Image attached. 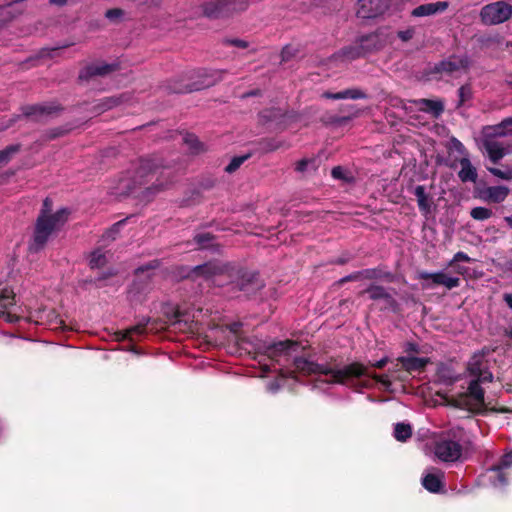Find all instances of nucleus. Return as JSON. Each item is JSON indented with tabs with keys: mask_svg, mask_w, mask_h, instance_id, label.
<instances>
[{
	"mask_svg": "<svg viewBox=\"0 0 512 512\" xmlns=\"http://www.w3.org/2000/svg\"><path fill=\"white\" fill-rule=\"evenodd\" d=\"M293 365L299 373L318 375L327 383L343 384L352 378V363L344 364L342 358L333 356H321L316 360L296 357Z\"/></svg>",
	"mask_w": 512,
	"mask_h": 512,
	"instance_id": "f257e3e1",
	"label": "nucleus"
},
{
	"mask_svg": "<svg viewBox=\"0 0 512 512\" xmlns=\"http://www.w3.org/2000/svg\"><path fill=\"white\" fill-rule=\"evenodd\" d=\"M169 167L158 155H152L139 160L135 170L133 183L139 188L143 187V197L149 198L161 191L170 180Z\"/></svg>",
	"mask_w": 512,
	"mask_h": 512,
	"instance_id": "f03ea898",
	"label": "nucleus"
},
{
	"mask_svg": "<svg viewBox=\"0 0 512 512\" xmlns=\"http://www.w3.org/2000/svg\"><path fill=\"white\" fill-rule=\"evenodd\" d=\"M52 202L49 198L43 201L42 209L36 219L32 239L29 242L30 253H38L44 249L50 236L58 231L67 221L68 210L60 209L50 213Z\"/></svg>",
	"mask_w": 512,
	"mask_h": 512,
	"instance_id": "7ed1b4c3",
	"label": "nucleus"
},
{
	"mask_svg": "<svg viewBox=\"0 0 512 512\" xmlns=\"http://www.w3.org/2000/svg\"><path fill=\"white\" fill-rule=\"evenodd\" d=\"M222 287H226L229 293L241 292L252 297L265 287V282L258 271L229 262Z\"/></svg>",
	"mask_w": 512,
	"mask_h": 512,
	"instance_id": "20e7f679",
	"label": "nucleus"
},
{
	"mask_svg": "<svg viewBox=\"0 0 512 512\" xmlns=\"http://www.w3.org/2000/svg\"><path fill=\"white\" fill-rule=\"evenodd\" d=\"M468 372L473 379L470 381L467 397L472 410L484 408V391L481 383L491 382L493 375L487 370L483 354H474L468 363Z\"/></svg>",
	"mask_w": 512,
	"mask_h": 512,
	"instance_id": "39448f33",
	"label": "nucleus"
},
{
	"mask_svg": "<svg viewBox=\"0 0 512 512\" xmlns=\"http://www.w3.org/2000/svg\"><path fill=\"white\" fill-rule=\"evenodd\" d=\"M248 8V0H210L202 3L203 15L211 20L225 19Z\"/></svg>",
	"mask_w": 512,
	"mask_h": 512,
	"instance_id": "423d86ee",
	"label": "nucleus"
},
{
	"mask_svg": "<svg viewBox=\"0 0 512 512\" xmlns=\"http://www.w3.org/2000/svg\"><path fill=\"white\" fill-rule=\"evenodd\" d=\"M228 264L229 262H222L219 260L208 261L204 264L190 268L185 275V278L192 281L202 278L206 281H212L216 286L222 287Z\"/></svg>",
	"mask_w": 512,
	"mask_h": 512,
	"instance_id": "0eeeda50",
	"label": "nucleus"
},
{
	"mask_svg": "<svg viewBox=\"0 0 512 512\" xmlns=\"http://www.w3.org/2000/svg\"><path fill=\"white\" fill-rule=\"evenodd\" d=\"M64 110L63 106L57 102H47L42 104L24 105L21 107V115L15 116L11 122H15L21 117L30 119L34 122H44L49 117L58 115Z\"/></svg>",
	"mask_w": 512,
	"mask_h": 512,
	"instance_id": "6e6552de",
	"label": "nucleus"
},
{
	"mask_svg": "<svg viewBox=\"0 0 512 512\" xmlns=\"http://www.w3.org/2000/svg\"><path fill=\"white\" fill-rule=\"evenodd\" d=\"M512 16V6L505 1L485 5L480 12L481 21L486 25H497Z\"/></svg>",
	"mask_w": 512,
	"mask_h": 512,
	"instance_id": "1a4fd4ad",
	"label": "nucleus"
},
{
	"mask_svg": "<svg viewBox=\"0 0 512 512\" xmlns=\"http://www.w3.org/2000/svg\"><path fill=\"white\" fill-rule=\"evenodd\" d=\"M192 76L189 79L174 80L168 85V90L172 93L184 94L193 91H199L214 85L215 80L206 75L205 70L198 71V80L192 81Z\"/></svg>",
	"mask_w": 512,
	"mask_h": 512,
	"instance_id": "9d476101",
	"label": "nucleus"
},
{
	"mask_svg": "<svg viewBox=\"0 0 512 512\" xmlns=\"http://www.w3.org/2000/svg\"><path fill=\"white\" fill-rule=\"evenodd\" d=\"M512 466V451L505 454L498 465L487 470L484 478L495 488L506 485V469Z\"/></svg>",
	"mask_w": 512,
	"mask_h": 512,
	"instance_id": "9b49d317",
	"label": "nucleus"
},
{
	"mask_svg": "<svg viewBox=\"0 0 512 512\" xmlns=\"http://www.w3.org/2000/svg\"><path fill=\"white\" fill-rule=\"evenodd\" d=\"M434 453L441 461L454 462L460 458L462 454V447L456 441L441 439L436 442Z\"/></svg>",
	"mask_w": 512,
	"mask_h": 512,
	"instance_id": "f8f14e48",
	"label": "nucleus"
},
{
	"mask_svg": "<svg viewBox=\"0 0 512 512\" xmlns=\"http://www.w3.org/2000/svg\"><path fill=\"white\" fill-rule=\"evenodd\" d=\"M418 277L419 279L427 281L424 284L426 288H432L433 285H442L450 290L460 285V279L458 277L449 276L443 271L436 273L420 272Z\"/></svg>",
	"mask_w": 512,
	"mask_h": 512,
	"instance_id": "ddd939ff",
	"label": "nucleus"
},
{
	"mask_svg": "<svg viewBox=\"0 0 512 512\" xmlns=\"http://www.w3.org/2000/svg\"><path fill=\"white\" fill-rule=\"evenodd\" d=\"M392 0H360L357 15L361 18H373L390 8Z\"/></svg>",
	"mask_w": 512,
	"mask_h": 512,
	"instance_id": "4468645a",
	"label": "nucleus"
},
{
	"mask_svg": "<svg viewBox=\"0 0 512 512\" xmlns=\"http://www.w3.org/2000/svg\"><path fill=\"white\" fill-rule=\"evenodd\" d=\"M119 68L118 64L98 63L89 64L82 68L79 72L78 79L80 81H89L97 76H106Z\"/></svg>",
	"mask_w": 512,
	"mask_h": 512,
	"instance_id": "2eb2a0df",
	"label": "nucleus"
},
{
	"mask_svg": "<svg viewBox=\"0 0 512 512\" xmlns=\"http://www.w3.org/2000/svg\"><path fill=\"white\" fill-rule=\"evenodd\" d=\"M483 149L493 163H497L509 153V145L491 137L489 134L483 140Z\"/></svg>",
	"mask_w": 512,
	"mask_h": 512,
	"instance_id": "dca6fc26",
	"label": "nucleus"
},
{
	"mask_svg": "<svg viewBox=\"0 0 512 512\" xmlns=\"http://www.w3.org/2000/svg\"><path fill=\"white\" fill-rule=\"evenodd\" d=\"M299 346L300 344L297 341L286 339L267 346L266 354L270 359L278 361L279 357L289 355L291 351H296Z\"/></svg>",
	"mask_w": 512,
	"mask_h": 512,
	"instance_id": "f3484780",
	"label": "nucleus"
},
{
	"mask_svg": "<svg viewBox=\"0 0 512 512\" xmlns=\"http://www.w3.org/2000/svg\"><path fill=\"white\" fill-rule=\"evenodd\" d=\"M444 473L436 468H430L422 478V485L432 493H438L443 488Z\"/></svg>",
	"mask_w": 512,
	"mask_h": 512,
	"instance_id": "a211bd4d",
	"label": "nucleus"
},
{
	"mask_svg": "<svg viewBox=\"0 0 512 512\" xmlns=\"http://www.w3.org/2000/svg\"><path fill=\"white\" fill-rule=\"evenodd\" d=\"M448 8V2L439 1L420 5L411 12L414 17H426L444 12Z\"/></svg>",
	"mask_w": 512,
	"mask_h": 512,
	"instance_id": "6ab92c4d",
	"label": "nucleus"
},
{
	"mask_svg": "<svg viewBox=\"0 0 512 512\" xmlns=\"http://www.w3.org/2000/svg\"><path fill=\"white\" fill-rule=\"evenodd\" d=\"M469 61L465 56H453L446 61L439 64V71L453 73L459 70H465L468 67Z\"/></svg>",
	"mask_w": 512,
	"mask_h": 512,
	"instance_id": "aec40b11",
	"label": "nucleus"
},
{
	"mask_svg": "<svg viewBox=\"0 0 512 512\" xmlns=\"http://www.w3.org/2000/svg\"><path fill=\"white\" fill-rule=\"evenodd\" d=\"M398 361L406 371L412 372L421 371L429 363V358L407 355L399 357Z\"/></svg>",
	"mask_w": 512,
	"mask_h": 512,
	"instance_id": "412c9836",
	"label": "nucleus"
},
{
	"mask_svg": "<svg viewBox=\"0 0 512 512\" xmlns=\"http://www.w3.org/2000/svg\"><path fill=\"white\" fill-rule=\"evenodd\" d=\"M257 144L258 150L262 153H270L279 149L289 148V144L286 141L275 137L262 138Z\"/></svg>",
	"mask_w": 512,
	"mask_h": 512,
	"instance_id": "4be33fe9",
	"label": "nucleus"
},
{
	"mask_svg": "<svg viewBox=\"0 0 512 512\" xmlns=\"http://www.w3.org/2000/svg\"><path fill=\"white\" fill-rule=\"evenodd\" d=\"M508 194L509 189L505 186H491L483 191V198L494 203H500L505 200Z\"/></svg>",
	"mask_w": 512,
	"mask_h": 512,
	"instance_id": "5701e85b",
	"label": "nucleus"
},
{
	"mask_svg": "<svg viewBox=\"0 0 512 512\" xmlns=\"http://www.w3.org/2000/svg\"><path fill=\"white\" fill-rule=\"evenodd\" d=\"M460 171L458 173L462 182H475L477 179V171L468 158H462L460 161Z\"/></svg>",
	"mask_w": 512,
	"mask_h": 512,
	"instance_id": "b1692460",
	"label": "nucleus"
},
{
	"mask_svg": "<svg viewBox=\"0 0 512 512\" xmlns=\"http://www.w3.org/2000/svg\"><path fill=\"white\" fill-rule=\"evenodd\" d=\"M150 322V318H143L141 321H139L136 325L131 326L125 330H123L121 333V338L123 340H133V335H144L147 331V325Z\"/></svg>",
	"mask_w": 512,
	"mask_h": 512,
	"instance_id": "393cba45",
	"label": "nucleus"
},
{
	"mask_svg": "<svg viewBox=\"0 0 512 512\" xmlns=\"http://www.w3.org/2000/svg\"><path fill=\"white\" fill-rule=\"evenodd\" d=\"M188 314L180 311L179 309L175 310L171 317H169V323L171 326L179 329V330H190L191 323L187 318Z\"/></svg>",
	"mask_w": 512,
	"mask_h": 512,
	"instance_id": "a878e982",
	"label": "nucleus"
},
{
	"mask_svg": "<svg viewBox=\"0 0 512 512\" xmlns=\"http://www.w3.org/2000/svg\"><path fill=\"white\" fill-rule=\"evenodd\" d=\"M285 116V113L279 108L264 109L259 113V120L262 124L276 121Z\"/></svg>",
	"mask_w": 512,
	"mask_h": 512,
	"instance_id": "bb28decb",
	"label": "nucleus"
},
{
	"mask_svg": "<svg viewBox=\"0 0 512 512\" xmlns=\"http://www.w3.org/2000/svg\"><path fill=\"white\" fill-rule=\"evenodd\" d=\"M121 100L119 97H105L100 99L93 110L97 113H103L107 110H110L120 104Z\"/></svg>",
	"mask_w": 512,
	"mask_h": 512,
	"instance_id": "cd10ccee",
	"label": "nucleus"
},
{
	"mask_svg": "<svg viewBox=\"0 0 512 512\" xmlns=\"http://www.w3.org/2000/svg\"><path fill=\"white\" fill-rule=\"evenodd\" d=\"M417 203L421 211L428 213L430 211V202L424 186H417L414 190Z\"/></svg>",
	"mask_w": 512,
	"mask_h": 512,
	"instance_id": "c85d7f7f",
	"label": "nucleus"
},
{
	"mask_svg": "<svg viewBox=\"0 0 512 512\" xmlns=\"http://www.w3.org/2000/svg\"><path fill=\"white\" fill-rule=\"evenodd\" d=\"M193 240L200 249H208L213 246L215 236L210 232L197 233Z\"/></svg>",
	"mask_w": 512,
	"mask_h": 512,
	"instance_id": "c756f323",
	"label": "nucleus"
},
{
	"mask_svg": "<svg viewBox=\"0 0 512 512\" xmlns=\"http://www.w3.org/2000/svg\"><path fill=\"white\" fill-rule=\"evenodd\" d=\"M419 105L422 110L431 112L433 115L438 116L443 111V105L439 101L421 99Z\"/></svg>",
	"mask_w": 512,
	"mask_h": 512,
	"instance_id": "7c9ffc66",
	"label": "nucleus"
},
{
	"mask_svg": "<svg viewBox=\"0 0 512 512\" xmlns=\"http://www.w3.org/2000/svg\"><path fill=\"white\" fill-rule=\"evenodd\" d=\"M15 304V293L8 287H0V306L4 309Z\"/></svg>",
	"mask_w": 512,
	"mask_h": 512,
	"instance_id": "2f4dec72",
	"label": "nucleus"
},
{
	"mask_svg": "<svg viewBox=\"0 0 512 512\" xmlns=\"http://www.w3.org/2000/svg\"><path fill=\"white\" fill-rule=\"evenodd\" d=\"M351 119L350 115L338 116L336 114L326 113L321 117L322 122L325 125L341 126L347 123Z\"/></svg>",
	"mask_w": 512,
	"mask_h": 512,
	"instance_id": "473e14b6",
	"label": "nucleus"
},
{
	"mask_svg": "<svg viewBox=\"0 0 512 512\" xmlns=\"http://www.w3.org/2000/svg\"><path fill=\"white\" fill-rule=\"evenodd\" d=\"M412 435V428L409 424L397 423L394 427V437L398 441H406Z\"/></svg>",
	"mask_w": 512,
	"mask_h": 512,
	"instance_id": "72a5a7b5",
	"label": "nucleus"
},
{
	"mask_svg": "<svg viewBox=\"0 0 512 512\" xmlns=\"http://www.w3.org/2000/svg\"><path fill=\"white\" fill-rule=\"evenodd\" d=\"M19 144H12L4 148L3 150H0V167L6 165L20 150Z\"/></svg>",
	"mask_w": 512,
	"mask_h": 512,
	"instance_id": "f704fd0d",
	"label": "nucleus"
},
{
	"mask_svg": "<svg viewBox=\"0 0 512 512\" xmlns=\"http://www.w3.org/2000/svg\"><path fill=\"white\" fill-rule=\"evenodd\" d=\"M494 136H506L512 134V117L504 119L499 125L493 128Z\"/></svg>",
	"mask_w": 512,
	"mask_h": 512,
	"instance_id": "c9c22d12",
	"label": "nucleus"
},
{
	"mask_svg": "<svg viewBox=\"0 0 512 512\" xmlns=\"http://www.w3.org/2000/svg\"><path fill=\"white\" fill-rule=\"evenodd\" d=\"M470 215L475 220H486L492 216V211L485 207H475L471 210Z\"/></svg>",
	"mask_w": 512,
	"mask_h": 512,
	"instance_id": "e433bc0d",
	"label": "nucleus"
},
{
	"mask_svg": "<svg viewBox=\"0 0 512 512\" xmlns=\"http://www.w3.org/2000/svg\"><path fill=\"white\" fill-rule=\"evenodd\" d=\"M106 264V256L99 252L95 251L91 254L89 265L92 269L101 268Z\"/></svg>",
	"mask_w": 512,
	"mask_h": 512,
	"instance_id": "4c0bfd02",
	"label": "nucleus"
},
{
	"mask_svg": "<svg viewBox=\"0 0 512 512\" xmlns=\"http://www.w3.org/2000/svg\"><path fill=\"white\" fill-rule=\"evenodd\" d=\"M185 143L189 146L193 153H199L203 150V144L195 135L189 134L184 138Z\"/></svg>",
	"mask_w": 512,
	"mask_h": 512,
	"instance_id": "58836bf2",
	"label": "nucleus"
},
{
	"mask_svg": "<svg viewBox=\"0 0 512 512\" xmlns=\"http://www.w3.org/2000/svg\"><path fill=\"white\" fill-rule=\"evenodd\" d=\"M69 46H70V44H66V45L58 46V47H52V48H42L39 51V56L41 58H54V57H57L60 55L61 49L69 47Z\"/></svg>",
	"mask_w": 512,
	"mask_h": 512,
	"instance_id": "ea45409f",
	"label": "nucleus"
},
{
	"mask_svg": "<svg viewBox=\"0 0 512 512\" xmlns=\"http://www.w3.org/2000/svg\"><path fill=\"white\" fill-rule=\"evenodd\" d=\"M250 155H243L234 157L230 163L225 167L227 173L235 172L248 158Z\"/></svg>",
	"mask_w": 512,
	"mask_h": 512,
	"instance_id": "a19ab883",
	"label": "nucleus"
},
{
	"mask_svg": "<svg viewBox=\"0 0 512 512\" xmlns=\"http://www.w3.org/2000/svg\"><path fill=\"white\" fill-rule=\"evenodd\" d=\"M488 171L494 176L503 179V180H511L512 179V169L507 168L505 170H501L498 168L489 167Z\"/></svg>",
	"mask_w": 512,
	"mask_h": 512,
	"instance_id": "79ce46f5",
	"label": "nucleus"
},
{
	"mask_svg": "<svg viewBox=\"0 0 512 512\" xmlns=\"http://www.w3.org/2000/svg\"><path fill=\"white\" fill-rule=\"evenodd\" d=\"M323 97L334 100L352 98V89H346L338 93L324 92Z\"/></svg>",
	"mask_w": 512,
	"mask_h": 512,
	"instance_id": "37998d69",
	"label": "nucleus"
},
{
	"mask_svg": "<svg viewBox=\"0 0 512 512\" xmlns=\"http://www.w3.org/2000/svg\"><path fill=\"white\" fill-rule=\"evenodd\" d=\"M0 318L4 319L8 323H18L21 320V317L13 314L11 312H8L6 310H0Z\"/></svg>",
	"mask_w": 512,
	"mask_h": 512,
	"instance_id": "c03bdc74",
	"label": "nucleus"
},
{
	"mask_svg": "<svg viewBox=\"0 0 512 512\" xmlns=\"http://www.w3.org/2000/svg\"><path fill=\"white\" fill-rule=\"evenodd\" d=\"M159 267V261L158 260H153L145 265H142L140 267H138L136 270H135V275H139L141 273H144L146 271H149V270H154L156 268Z\"/></svg>",
	"mask_w": 512,
	"mask_h": 512,
	"instance_id": "a18cd8bd",
	"label": "nucleus"
},
{
	"mask_svg": "<svg viewBox=\"0 0 512 512\" xmlns=\"http://www.w3.org/2000/svg\"><path fill=\"white\" fill-rule=\"evenodd\" d=\"M295 53L296 50L292 46L286 45L281 51V61H289L292 57L295 56Z\"/></svg>",
	"mask_w": 512,
	"mask_h": 512,
	"instance_id": "49530a36",
	"label": "nucleus"
},
{
	"mask_svg": "<svg viewBox=\"0 0 512 512\" xmlns=\"http://www.w3.org/2000/svg\"><path fill=\"white\" fill-rule=\"evenodd\" d=\"M64 135V130H62L61 128H53V129H50L49 131H47L43 138L45 141H49V140H54L60 136Z\"/></svg>",
	"mask_w": 512,
	"mask_h": 512,
	"instance_id": "de8ad7c7",
	"label": "nucleus"
},
{
	"mask_svg": "<svg viewBox=\"0 0 512 512\" xmlns=\"http://www.w3.org/2000/svg\"><path fill=\"white\" fill-rule=\"evenodd\" d=\"M331 175L335 179H340V180H344V181H347V182H349L351 180V178H349L345 174V172H344V170H343V168L341 166L334 167L332 169V171H331Z\"/></svg>",
	"mask_w": 512,
	"mask_h": 512,
	"instance_id": "09e8293b",
	"label": "nucleus"
},
{
	"mask_svg": "<svg viewBox=\"0 0 512 512\" xmlns=\"http://www.w3.org/2000/svg\"><path fill=\"white\" fill-rule=\"evenodd\" d=\"M458 92L461 104L469 100L472 96V91L469 86H462Z\"/></svg>",
	"mask_w": 512,
	"mask_h": 512,
	"instance_id": "8fccbe9b",
	"label": "nucleus"
},
{
	"mask_svg": "<svg viewBox=\"0 0 512 512\" xmlns=\"http://www.w3.org/2000/svg\"><path fill=\"white\" fill-rule=\"evenodd\" d=\"M471 258L464 252H457L453 259L449 262V266H454L458 262H470Z\"/></svg>",
	"mask_w": 512,
	"mask_h": 512,
	"instance_id": "3c124183",
	"label": "nucleus"
},
{
	"mask_svg": "<svg viewBox=\"0 0 512 512\" xmlns=\"http://www.w3.org/2000/svg\"><path fill=\"white\" fill-rule=\"evenodd\" d=\"M224 43L241 49H246L249 46L248 42L242 39H226Z\"/></svg>",
	"mask_w": 512,
	"mask_h": 512,
	"instance_id": "603ef678",
	"label": "nucleus"
},
{
	"mask_svg": "<svg viewBox=\"0 0 512 512\" xmlns=\"http://www.w3.org/2000/svg\"><path fill=\"white\" fill-rule=\"evenodd\" d=\"M123 15V10L120 9V8H112V9H108L105 13V16L110 19V20H114V19H117L119 17H121Z\"/></svg>",
	"mask_w": 512,
	"mask_h": 512,
	"instance_id": "864d4df0",
	"label": "nucleus"
},
{
	"mask_svg": "<svg viewBox=\"0 0 512 512\" xmlns=\"http://www.w3.org/2000/svg\"><path fill=\"white\" fill-rule=\"evenodd\" d=\"M312 162L313 161L311 159H301L296 163L295 170L298 172H304L306 171L308 165Z\"/></svg>",
	"mask_w": 512,
	"mask_h": 512,
	"instance_id": "5fc2aeb1",
	"label": "nucleus"
},
{
	"mask_svg": "<svg viewBox=\"0 0 512 512\" xmlns=\"http://www.w3.org/2000/svg\"><path fill=\"white\" fill-rule=\"evenodd\" d=\"M414 35V30L413 29H407L405 31H400L398 33V36L400 39H402L403 41H408L410 40Z\"/></svg>",
	"mask_w": 512,
	"mask_h": 512,
	"instance_id": "6e6d98bb",
	"label": "nucleus"
},
{
	"mask_svg": "<svg viewBox=\"0 0 512 512\" xmlns=\"http://www.w3.org/2000/svg\"><path fill=\"white\" fill-rule=\"evenodd\" d=\"M377 381L380 382L385 388L390 387L391 385V379L390 376L387 374L375 376Z\"/></svg>",
	"mask_w": 512,
	"mask_h": 512,
	"instance_id": "4d7b16f0",
	"label": "nucleus"
},
{
	"mask_svg": "<svg viewBox=\"0 0 512 512\" xmlns=\"http://www.w3.org/2000/svg\"><path fill=\"white\" fill-rule=\"evenodd\" d=\"M405 352H407L408 355H411V354L419 353L420 349H419L418 345H416L414 343H407L405 345Z\"/></svg>",
	"mask_w": 512,
	"mask_h": 512,
	"instance_id": "13d9d810",
	"label": "nucleus"
},
{
	"mask_svg": "<svg viewBox=\"0 0 512 512\" xmlns=\"http://www.w3.org/2000/svg\"><path fill=\"white\" fill-rule=\"evenodd\" d=\"M353 371H354V389H355L356 386L358 385L355 378L360 377L363 374L361 365L354 362Z\"/></svg>",
	"mask_w": 512,
	"mask_h": 512,
	"instance_id": "bf43d9fd",
	"label": "nucleus"
},
{
	"mask_svg": "<svg viewBox=\"0 0 512 512\" xmlns=\"http://www.w3.org/2000/svg\"><path fill=\"white\" fill-rule=\"evenodd\" d=\"M228 328H229V330H230L233 334L237 335V334L240 332L241 328H242V323H240V322H234V323H231V324L228 326Z\"/></svg>",
	"mask_w": 512,
	"mask_h": 512,
	"instance_id": "052dcab7",
	"label": "nucleus"
},
{
	"mask_svg": "<svg viewBox=\"0 0 512 512\" xmlns=\"http://www.w3.org/2000/svg\"><path fill=\"white\" fill-rule=\"evenodd\" d=\"M452 267L454 269V272L459 275H463L467 271V269L465 267L457 265V263H455L454 266H452Z\"/></svg>",
	"mask_w": 512,
	"mask_h": 512,
	"instance_id": "680f3d73",
	"label": "nucleus"
},
{
	"mask_svg": "<svg viewBox=\"0 0 512 512\" xmlns=\"http://www.w3.org/2000/svg\"><path fill=\"white\" fill-rule=\"evenodd\" d=\"M257 95H260V90H258V89L245 93L243 95V97L246 98V97H253V96H257Z\"/></svg>",
	"mask_w": 512,
	"mask_h": 512,
	"instance_id": "e2e57ef3",
	"label": "nucleus"
},
{
	"mask_svg": "<svg viewBox=\"0 0 512 512\" xmlns=\"http://www.w3.org/2000/svg\"><path fill=\"white\" fill-rule=\"evenodd\" d=\"M504 300L506 304L509 306L510 309H512V295L511 294H505Z\"/></svg>",
	"mask_w": 512,
	"mask_h": 512,
	"instance_id": "0e129e2a",
	"label": "nucleus"
},
{
	"mask_svg": "<svg viewBox=\"0 0 512 512\" xmlns=\"http://www.w3.org/2000/svg\"><path fill=\"white\" fill-rule=\"evenodd\" d=\"M125 220L118 221L112 226V231L118 232L120 227L124 224Z\"/></svg>",
	"mask_w": 512,
	"mask_h": 512,
	"instance_id": "69168bd1",
	"label": "nucleus"
},
{
	"mask_svg": "<svg viewBox=\"0 0 512 512\" xmlns=\"http://www.w3.org/2000/svg\"><path fill=\"white\" fill-rule=\"evenodd\" d=\"M49 2L57 6H63L66 4L67 0H49Z\"/></svg>",
	"mask_w": 512,
	"mask_h": 512,
	"instance_id": "338daca9",
	"label": "nucleus"
},
{
	"mask_svg": "<svg viewBox=\"0 0 512 512\" xmlns=\"http://www.w3.org/2000/svg\"><path fill=\"white\" fill-rule=\"evenodd\" d=\"M504 221L508 224L510 228H512V216H506Z\"/></svg>",
	"mask_w": 512,
	"mask_h": 512,
	"instance_id": "774afa93",
	"label": "nucleus"
}]
</instances>
